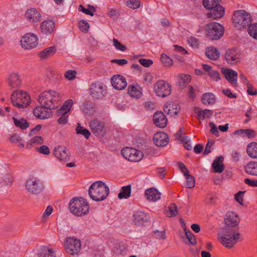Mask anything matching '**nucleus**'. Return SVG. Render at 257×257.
I'll list each match as a JSON object with an SVG mask.
<instances>
[{"instance_id": "nucleus-22", "label": "nucleus", "mask_w": 257, "mask_h": 257, "mask_svg": "<svg viewBox=\"0 0 257 257\" xmlns=\"http://www.w3.org/2000/svg\"><path fill=\"white\" fill-rule=\"evenodd\" d=\"M209 10L210 12L207 14V17L213 19H220L224 15V8L220 4Z\"/></svg>"}, {"instance_id": "nucleus-30", "label": "nucleus", "mask_w": 257, "mask_h": 257, "mask_svg": "<svg viewBox=\"0 0 257 257\" xmlns=\"http://www.w3.org/2000/svg\"><path fill=\"white\" fill-rule=\"evenodd\" d=\"M178 85L181 88H184L190 83L191 77L188 74H180L178 75Z\"/></svg>"}, {"instance_id": "nucleus-17", "label": "nucleus", "mask_w": 257, "mask_h": 257, "mask_svg": "<svg viewBox=\"0 0 257 257\" xmlns=\"http://www.w3.org/2000/svg\"><path fill=\"white\" fill-rule=\"evenodd\" d=\"M222 72L231 85L234 87L237 86V73L235 71L228 68H222Z\"/></svg>"}, {"instance_id": "nucleus-6", "label": "nucleus", "mask_w": 257, "mask_h": 257, "mask_svg": "<svg viewBox=\"0 0 257 257\" xmlns=\"http://www.w3.org/2000/svg\"><path fill=\"white\" fill-rule=\"evenodd\" d=\"M233 22L239 28L250 25L251 21V15L244 10H239L235 12L233 16Z\"/></svg>"}, {"instance_id": "nucleus-42", "label": "nucleus", "mask_w": 257, "mask_h": 257, "mask_svg": "<svg viewBox=\"0 0 257 257\" xmlns=\"http://www.w3.org/2000/svg\"><path fill=\"white\" fill-rule=\"evenodd\" d=\"M131 153V158H133L131 160L132 162L140 161L143 157V152L138 150L132 148Z\"/></svg>"}, {"instance_id": "nucleus-64", "label": "nucleus", "mask_w": 257, "mask_h": 257, "mask_svg": "<svg viewBox=\"0 0 257 257\" xmlns=\"http://www.w3.org/2000/svg\"><path fill=\"white\" fill-rule=\"evenodd\" d=\"M188 43L193 47H197L199 45L198 39L194 37H191L188 39Z\"/></svg>"}, {"instance_id": "nucleus-40", "label": "nucleus", "mask_w": 257, "mask_h": 257, "mask_svg": "<svg viewBox=\"0 0 257 257\" xmlns=\"http://www.w3.org/2000/svg\"><path fill=\"white\" fill-rule=\"evenodd\" d=\"M55 253L52 249L44 247L41 248L38 253L39 257H55Z\"/></svg>"}, {"instance_id": "nucleus-8", "label": "nucleus", "mask_w": 257, "mask_h": 257, "mask_svg": "<svg viewBox=\"0 0 257 257\" xmlns=\"http://www.w3.org/2000/svg\"><path fill=\"white\" fill-rule=\"evenodd\" d=\"M25 187L29 192L36 195L40 194L44 188L43 183L36 178L27 179L25 183Z\"/></svg>"}, {"instance_id": "nucleus-25", "label": "nucleus", "mask_w": 257, "mask_h": 257, "mask_svg": "<svg viewBox=\"0 0 257 257\" xmlns=\"http://www.w3.org/2000/svg\"><path fill=\"white\" fill-rule=\"evenodd\" d=\"M239 220L240 219L237 214L230 212L226 214L224 222L227 226L234 227L238 225Z\"/></svg>"}, {"instance_id": "nucleus-38", "label": "nucleus", "mask_w": 257, "mask_h": 257, "mask_svg": "<svg viewBox=\"0 0 257 257\" xmlns=\"http://www.w3.org/2000/svg\"><path fill=\"white\" fill-rule=\"evenodd\" d=\"M13 119L15 126L17 127L20 128L21 130H26L29 126V123L23 118L17 119L15 117H13Z\"/></svg>"}, {"instance_id": "nucleus-26", "label": "nucleus", "mask_w": 257, "mask_h": 257, "mask_svg": "<svg viewBox=\"0 0 257 257\" xmlns=\"http://www.w3.org/2000/svg\"><path fill=\"white\" fill-rule=\"evenodd\" d=\"M9 85L11 88H19L21 85V80L20 75L16 73H11L8 77Z\"/></svg>"}, {"instance_id": "nucleus-35", "label": "nucleus", "mask_w": 257, "mask_h": 257, "mask_svg": "<svg viewBox=\"0 0 257 257\" xmlns=\"http://www.w3.org/2000/svg\"><path fill=\"white\" fill-rule=\"evenodd\" d=\"M194 111L198 117L201 119H204L206 117H210L213 115V111L210 109L202 110L199 107H195Z\"/></svg>"}, {"instance_id": "nucleus-2", "label": "nucleus", "mask_w": 257, "mask_h": 257, "mask_svg": "<svg viewBox=\"0 0 257 257\" xmlns=\"http://www.w3.org/2000/svg\"><path fill=\"white\" fill-rule=\"evenodd\" d=\"M61 100V97L58 92L50 90L42 92L38 98L41 105L46 106L51 109L57 108Z\"/></svg>"}, {"instance_id": "nucleus-50", "label": "nucleus", "mask_w": 257, "mask_h": 257, "mask_svg": "<svg viewBox=\"0 0 257 257\" xmlns=\"http://www.w3.org/2000/svg\"><path fill=\"white\" fill-rule=\"evenodd\" d=\"M41 145L43 144V139L41 136H35L32 138L29 141V144L27 145V148H29V145L31 146L33 144Z\"/></svg>"}, {"instance_id": "nucleus-20", "label": "nucleus", "mask_w": 257, "mask_h": 257, "mask_svg": "<svg viewBox=\"0 0 257 257\" xmlns=\"http://www.w3.org/2000/svg\"><path fill=\"white\" fill-rule=\"evenodd\" d=\"M153 140L157 147H162L167 145L169 139L166 133L160 132L155 134Z\"/></svg>"}, {"instance_id": "nucleus-29", "label": "nucleus", "mask_w": 257, "mask_h": 257, "mask_svg": "<svg viewBox=\"0 0 257 257\" xmlns=\"http://www.w3.org/2000/svg\"><path fill=\"white\" fill-rule=\"evenodd\" d=\"M224 158L222 156L216 157L213 161L212 164L213 171L215 173H222L224 169V166L223 164Z\"/></svg>"}, {"instance_id": "nucleus-39", "label": "nucleus", "mask_w": 257, "mask_h": 257, "mask_svg": "<svg viewBox=\"0 0 257 257\" xmlns=\"http://www.w3.org/2000/svg\"><path fill=\"white\" fill-rule=\"evenodd\" d=\"M131 194V185H127L121 188L120 192L118 194V197L119 199H127L129 198Z\"/></svg>"}, {"instance_id": "nucleus-13", "label": "nucleus", "mask_w": 257, "mask_h": 257, "mask_svg": "<svg viewBox=\"0 0 257 257\" xmlns=\"http://www.w3.org/2000/svg\"><path fill=\"white\" fill-rule=\"evenodd\" d=\"M38 38L32 33L26 34L20 40L22 47L25 50L35 48L38 45Z\"/></svg>"}, {"instance_id": "nucleus-55", "label": "nucleus", "mask_w": 257, "mask_h": 257, "mask_svg": "<svg viewBox=\"0 0 257 257\" xmlns=\"http://www.w3.org/2000/svg\"><path fill=\"white\" fill-rule=\"evenodd\" d=\"M255 132L252 129H243V137H246L247 138L252 139L256 136Z\"/></svg>"}, {"instance_id": "nucleus-23", "label": "nucleus", "mask_w": 257, "mask_h": 257, "mask_svg": "<svg viewBox=\"0 0 257 257\" xmlns=\"http://www.w3.org/2000/svg\"><path fill=\"white\" fill-rule=\"evenodd\" d=\"M25 17L28 21L30 23H37L41 20V15L35 8L28 9L25 13Z\"/></svg>"}, {"instance_id": "nucleus-4", "label": "nucleus", "mask_w": 257, "mask_h": 257, "mask_svg": "<svg viewBox=\"0 0 257 257\" xmlns=\"http://www.w3.org/2000/svg\"><path fill=\"white\" fill-rule=\"evenodd\" d=\"M70 211L77 216L86 215L89 210V206L86 199L82 197H74L71 199L69 204Z\"/></svg>"}, {"instance_id": "nucleus-56", "label": "nucleus", "mask_w": 257, "mask_h": 257, "mask_svg": "<svg viewBox=\"0 0 257 257\" xmlns=\"http://www.w3.org/2000/svg\"><path fill=\"white\" fill-rule=\"evenodd\" d=\"M77 72L74 70H69L64 74V77L68 80H72L75 78Z\"/></svg>"}, {"instance_id": "nucleus-33", "label": "nucleus", "mask_w": 257, "mask_h": 257, "mask_svg": "<svg viewBox=\"0 0 257 257\" xmlns=\"http://www.w3.org/2000/svg\"><path fill=\"white\" fill-rule=\"evenodd\" d=\"M207 58L212 60H216L219 57L220 53L219 51L214 47H208L205 52Z\"/></svg>"}, {"instance_id": "nucleus-11", "label": "nucleus", "mask_w": 257, "mask_h": 257, "mask_svg": "<svg viewBox=\"0 0 257 257\" xmlns=\"http://www.w3.org/2000/svg\"><path fill=\"white\" fill-rule=\"evenodd\" d=\"M81 247L79 239L74 237H69L65 241V247L66 251L71 255L78 254Z\"/></svg>"}, {"instance_id": "nucleus-3", "label": "nucleus", "mask_w": 257, "mask_h": 257, "mask_svg": "<svg viewBox=\"0 0 257 257\" xmlns=\"http://www.w3.org/2000/svg\"><path fill=\"white\" fill-rule=\"evenodd\" d=\"M240 235V234L236 232L233 229L226 227L219 232L218 239L224 246L231 248L237 242Z\"/></svg>"}, {"instance_id": "nucleus-36", "label": "nucleus", "mask_w": 257, "mask_h": 257, "mask_svg": "<svg viewBox=\"0 0 257 257\" xmlns=\"http://www.w3.org/2000/svg\"><path fill=\"white\" fill-rule=\"evenodd\" d=\"M246 152L250 158H257V143L251 142L249 143L247 146Z\"/></svg>"}, {"instance_id": "nucleus-15", "label": "nucleus", "mask_w": 257, "mask_h": 257, "mask_svg": "<svg viewBox=\"0 0 257 257\" xmlns=\"http://www.w3.org/2000/svg\"><path fill=\"white\" fill-rule=\"evenodd\" d=\"M51 110L46 106L41 105L34 109L33 114L36 117L44 119L50 117L52 115Z\"/></svg>"}, {"instance_id": "nucleus-43", "label": "nucleus", "mask_w": 257, "mask_h": 257, "mask_svg": "<svg viewBox=\"0 0 257 257\" xmlns=\"http://www.w3.org/2000/svg\"><path fill=\"white\" fill-rule=\"evenodd\" d=\"M220 2L221 0H203V5L204 8L209 10L220 5Z\"/></svg>"}, {"instance_id": "nucleus-60", "label": "nucleus", "mask_w": 257, "mask_h": 257, "mask_svg": "<svg viewBox=\"0 0 257 257\" xmlns=\"http://www.w3.org/2000/svg\"><path fill=\"white\" fill-rule=\"evenodd\" d=\"M246 85L247 87V92L248 94L251 95L257 94L256 89H255L249 82H247Z\"/></svg>"}, {"instance_id": "nucleus-53", "label": "nucleus", "mask_w": 257, "mask_h": 257, "mask_svg": "<svg viewBox=\"0 0 257 257\" xmlns=\"http://www.w3.org/2000/svg\"><path fill=\"white\" fill-rule=\"evenodd\" d=\"M187 180V185L189 188H192L195 186V180L194 177L189 175V173L187 174H185Z\"/></svg>"}, {"instance_id": "nucleus-59", "label": "nucleus", "mask_w": 257, "mask_h": 257, "mask_svg": "<svg viewBox=\"0 0 257 257\" xmlns=\"http://www.w3.org/2000/svg\"><path fill=\"white\" fill-rule=\"evenodd\" d=\"M113 46L115 48L121 51H124L126 50V47L120 43L116 39L114 38L113 39Z\"/></svg>"}, {"instance_id": "nucleus-37", "label": "nucleus", "mask_w": 257, "mask_h": 257, "mask_svg": "<svg viewBox=\"0 0 257 257\" xmlns=\"http://www.w3.org/2000/svg\"><path fill=\"white\" fill-rule=\"evenodd\" d=\"M201 100L204 104L212 105L215 102V97L212 93L207 92L203 94Z\"/></svg>"}, {"instance_id": "nucleus-16", "label": "nucleus", "mask_w": 257, "mask_h": 257, "mask_svg": "<svg viewBox=\"0 0 257 257\" xmlns=\"http://www.w3.org/2000/svg\"><path fill=\"white\" fill-rule=\"evenodd\" d=\"M111 83L112 86L117 90H122L127 85L125 78L119 74L114 75L111 79Z\"/></svg>"}, {"instance_id": "nucleus-47", "label": "nucleus", "mask_w": 257, "mask_h": 257, "mask_svg": "<svg viewBox=\"0 0 257 257\" xmlns=\"http://www.w3.org/2000/svg\"><path fill=\"white\" fill-rule=\"evenodd\" d=\"M160 60L162 63L166 66H171L173 64V61L170 57L166 54H162Z\"/></svg>"}, {"instance_id": "nucleus-58", "label": "nucleus", "mask_w": 257, "mask_h": 257, "mask_svg": "<svg viewBox=\"0 0 257 257\" xmlns=\"http://www.w3.org/2000/svg\"><path fill=\"white\" fill-rule=\"evenodd\" d=\"M60 115H61V116L57 120L58 123L60 124H66L68 122V113L62 112Z\"/></svg>"}, {"instance_id": "nucleus-14", "label": "nucleus", "mask_w": 257, "mask_h": 257, "mask_svg": "<svg viewBox=\"0 0 257 257\" xmlns=\"http://www.w3.org/2000/svg\"><path fill=\"white\" fill-rule=\"evenodd\" d=\"M149 220V215L143 211H137L133 215V223L138 226H145Z\"/></svg>"}, {"instance_id": "nucleus-51", "label": "nucleus", "mask_w": 257, "mask_h": 257, "mask_svg": "<svg viewBox=\"0 0 257 257\" xmlns=\"http://www.w3.org/2000/svg\"><path fill=\"white\" fill-rule=\"evenodd\" d=\"M82 109L83 112L85 114L90 115L93 113V107L92 105L88 102L84 103L82 105Z\"/></svg>"}, {"instance_id": "nucleus-31", "label": "nucleus", "mask_w": 257, "mask_h": 257, "mask_svg": "<svg viewBox=\"0 0 257 257\" xmlns=\"http://www.w3.org/2000/svg\"><path fill=\"white\" fill-rule=\"evenodd\" d=\"M57 49L55 46L48 47L39 53V56L42 59H45L53 56Z\"/></svg>"}, {"instance_id": "nucleus-62", "label": "nucleus", "mask_w": 257, "mask_h": 257, "mask_svg": "<svg viewBox=\"0 0 257 257\" xmlns=\"http://www.w3.org/2000/svg\"><path fill=\"white\" fill-rule=\"evenodd\" d=\"M214 142L213 141L209 140L208 141V142L205 146V150L203 152L204 155H207L211 152V147L214 144Z\"/></svg>"}, {"instance_id": "nucleus-45", "label": "nucleus", "mask_w": 257, "mask_h": 257, "mask_svg": "<svg viewBox=\"0 0 257 257\" xmlns=\"http://www.w3.org/2000/svg\"><path fill=\"white\" fill-rule=\"evenodd\" d=\"M127 7L132 9H138L141 5L139 0H124Z\"/></svg>"}, {"instance_id": "nucleus-28", "label": "nucleus", "mask_w": 257, "mask_h": 257, "mask_svg": "<svg viewBox=\"0 0 257 257\" xmlns=\"http://www.w3.org/2000/svg\"><path fill=\"white\" fill-rule=\"evenodd\" d=\"M203 70L208 73V75L214 81H218L220 79V75L217 70H213L212 67L207 64H202Z\"/></svg>"}, {"instance_id": "nucleus-7", "label": "nucleus", "mask_w": 257, "mask_h": 257, "mask_svg": "<svg viewBox=\"0 0 257 257\" xmlns=\"http://www.w3.org/2000/svg\"><path fill=\"white\" fill-rule=\"evenodd\" d=\"M207 35L212 40H218L224 34L223 26L218 23L214 22L208 24L206 27Z\"/></svg>"}, {"instance_id": "nucleus-1", "label": "nucleus", "mask_w": 257, "mask_h": 257, "mask_svg": "<svg viewBox=\"0 0 257 257\" xmlns=\"http://www.w3.org/2000/svg\"><path fill=\"white\" fill-rule=\"evenodd\" d=\"M109 193L108 187L103 182L98 181L93 183L89 187L88 194L94 201L104 200Z\"/></svg>"}, {"instance_id": "nucleus-21", "label": "nucleus", "mask_w": 257, "mask_h": 257, "mask_svg": "<svg viewBox=\"0 0 257 257\" xmlns=\"http://www.w3.org/2000/svg\"><path fill=\"white\" fill-rule=\"evenodd\" d=\"M224 57L228 64H235L239 61V54L235 49H228L226 52Z\"/></svg>"}, {"instance_id": "nucleus-12", "label": "nucleus", "mask_w": 257, "mask_h": 257, "mask_svg": "<svg viewBox=\"0 0 257 257\" xmlns=\"http://www.w3.org/2000/svg\"><path fill=\"white\" fill-rule=\"evenodd\" d=\"M89 93L93 98L102 99L106 94L105 87L99 82L92 83L89 89Z\"/></svg>"}, {"instance_id": "nucleus-57", "label": "nucleus", "mask_w": 257, "mask_h": 257, "mask_svg": "<svg viewBox=\"0 0 257 257\" xmlns=\"http://www.w3.org/2000/svg\"><path fill=\"white\" fill-rule=\"evenodd\" d=\"M185 234L190 243L192 245H195L197 241L195 235L190 231L185 230Z\"/></svg>"}, {"instance_id": "nucleus-19", "label": "nucleus", "mask_w": 257, "mask_h": 257, "mask_svg": "<svg viewBox=\"0 0 257 257\" xmlns=\"http://www.w3.org/2000/svg\"><path fill=\"white\" fill-rule=\"evenodd\" d=\"M153 122L157 126L164 128L167 124L168 120L162 111H157L154 114Z\"/></svg>"}, {"instance_id": "nucleus-9", "label": "nucleus", "mask_w": 257, "mask_h": 257, "mask_svg": "<svg viewBox=\"0 0 257 257\" xmlns=\"http://www.w3.org/2000/svg\"><path fill=\"white\" fill-rule=\"evenodd\" d=\"M89 127L92 133L96 137H102L106 134V127L104 123L98 119L90 121Z\"/></svg>"}, {"instance_id": "nucleus-54", "label": "nucleus", "mask_w": 257, "mask_h": 257, "mask_svg": "<svg viewBox=\"0 0 257 257\" xmlns=\"http://www.w3.org/2000/svg\"><path fill=\"white\" fill-rule=\"evenodd\" d=\"M78 26L80 30L84 33L87 32L89 28L88 23L84 20H80L78 22Z\"/></svg>"}, {"instance_id": "nucleus-24", "label": "nucleus", "mask_w": 257, "mask_h": 257, "mask_svg": "<svg viewBox=\"0 0 257 257\" xmlns=\"http://www.w3.org/2000/svg\"><path fill=\"white\" fill-rule=\"evenodd\" d=\"M42 33L45 35L52 33L55 30V24L52 20H45L43 21L40 25Z\"/></svg>"}, {"instance_id": "nucleus-32", "label": "nucleus", "mask_w": 257, "mask_h": 257, "mask_svg": "<svg viewBox=\"0 0 257 257\" xmlns=\"http://www.w3.org/2000/svg\"><path fill=\"white\" fill-rule=\"evenodd\" d=\"M244 169L247 174L257 176V162H249L244 166Z\"/></svg>"}, {"instance_id": "nucleus-34", "label": "nucleus", "mask_w": 257, "mask_h": 257, "mask_svg": "<svg viewBox=\"0 0 257 257\" xmlns=\"http://www.w3.org/2000/svg\"><path fill=\"white\" fill-rule=\"evenodd\" d=\"M128 94L132 97L140 98L142 95L141 88L138 85H129L127 88Z\"/></svg>"}, {"instance_id": "nucleus-5", "label": "nucleus", "mask_w": 257, "mask_h": 257, "mask_svg": "<svg viewBox=\"0 0 257 257\" xmlns=\"http://www.w3.org/2000/svg\"><path fill=\"white\" fill-rule=\"evenodd\" d=\"M11 100L14 106L19 108H24L30 104L31 98L26 92L17 90L11 94Z\"/></svg>"}, {"instance_id": "nucleus-27", "label": "nucleus", "mask_w": 257, "mask_h": 257, "mask_svg": "<svg viewBox=\"0 0 257 257\" xmlns=\"http://www.w3.org/2000/svg\"><path fill=\"white\" fill-rule=\"evenodd\" d=\"M146 198L149 201L155 202L161 198V193L155 188H151L145 191Z\"/></svg>"}, {"instance_id": "nucleus-49", "label": "nucleus", "mask_w": 257, "mask_h": 257, "mask_svg": "<svg viewBox=\"0 0 257 257\" xmlns=\"http://www.w3.org/2000/svg\"><path fill=\"white\" fill-rule=\"evenodd\" d=\"M114 251L116 255L124 254L126 253V248L123 243H119L115 246Z\"/></svg>"}, {"instance_id": "nucleus-63", "label": "nucleus", "mask_w": 257, "mask_h": 257, "mask_svg": "<svg viewBox=\"0 0 257 257\" xmlns=\"http://www.w3.org/2000/svg\"><path fill=\"white\" fill-rule=\"evenodd\" d=\"M140 64L146 67H148L150 66L153 63V61L151 59L142 58L139 60Z\"/></svg>"}, {"instance_id": "nucleus-18", "label": "nucleus", "mask_w": 257, "mask_h": 257, "mask_svg": "<svg viewBox=\"0 0 257 257\" xmlns=\"http://www.w3.org/2000/svg\"><path fill=\"white\" fill-rule=\"evenodd\" d=\"M54 154L60 161H67L69 160L68 151L65 146H59L55 148Z\"/></svg>"}, {"instance_id": "nucleus-52", "label": "nucleus", "mask_w": 257, "mask_h": 257, "mask_svg": "<svg viewBox=\"0 0 257 257\" xmlns=\"http://www.w3.org/2000/svg\"><path fill=\"white\" fill-rule=\"evenodd\" d=\"M177 207L175 204H171L169 207V212L167 213L168 216L174 217L177 215Z\"/></svg>"}, {"instance_id": "nucleus-41", "label": "nucleus", "mask_w": 257, "mask_h": 257, "mask_svg": "<svg viewBox=\"0 0 257 257\" xmlns=\"http://www.w3.org/2000/svg\"><path fill=\"white\" fill-rule=\"evenodd\" d=\"M73 104V101L72 99H68L66 101L60 109L57 110V114L60 115L62 112L68 113L71 109Z\"/></svg>"}, {"instance_id": "nucleus-44", "label": "nucleus", "mask_w": 257, "mask_h": 257, "mask_svg": "<svg viewBox=\"0 0 257 257\" xmlns=\"http://www.w3.org/2000/svg\"><path fill=\"white\" fill-rule=\"evenodd\" d=\"M76 131L77 134L84 136L87 139H88L90 136L89 131L86 128H84V127L81 126L80 123H78L76 128Z\"/></svg>"}, {"instance_id": "nucleus-61", "label": "nucleus", "mask_w": 257, "mask_h": 257, "mask_svg": "<svg viewBox=\"0 0 257 257\" xmlns=\"http://www.w3.org/2000/svg\"><path fill=\"white\" fill-rule=\"evenodd\" d=\"M154 233L156 235L157 238L165 239L166 238V231L155 230L153 231Z\"/></svg>"}, {"instance_id": "nucleus-10", "label": "nucleus", "mask_w": 257, "mask_h": 257, "mask_svg": "<svg viewBox=\"0 0 257 257\" xmlns=\"http://www.w3.org/2000/svg\"><path fill=\"white\" fill-rule=\"evenodd\" d=\"M154 91L157 96L165 97L171 94V86L164 80H158L154 86Z\"/></svg>"}, {"instance_id": "nucleus-46", "label": "nucleus", "mask_w": 257, "mask_h": 257, "mask_svg": "<svg viewBox=\"0 0 257 257\" xmlns=\"http://www.w3.org/2000/svg\"><path fill=\"white\" fill-rule=\"evenodd\" d=\"M247 31L250 36L257 40V23L249 25Z\"/></svg>"}, {"instance_id": "nucleus-48", "label": "nucleus", "mask_w": 257, "mask_h": 257, "mask_svg": "<svg viewBox=\"0 0 257 257\" xmlns=\"http://www.w3.org/2000/svg\"><path fill=\"white\" fill-rule=\"evenodd\" d=\"M132 149V148L126 147L123 148L121 151V154L123 157L130 161L133 159L131 158Z\"/></svg>"}]
</instances>
